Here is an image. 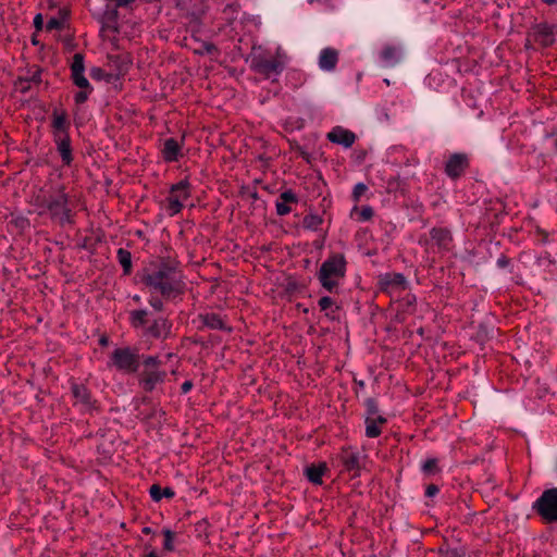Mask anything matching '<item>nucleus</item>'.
<instances>
[{"mask_svg":"<svg viewBox=\"0 0 557 557\" xmlns=\"http://www.w3.org/2000/svg\"><path fill=\"white\" fill-rule=\"evenodd\" d=\"M198 320L201 322L199 329L207 327L210 330L226 331L228 333L233 331L232 326L227 325L225 319L215 312L199 313Z\"/></svg>","mask_w":557,"mask_h":557,"instance_id":"obj_19","label":"nucleus"},{"mask_svg":"<svg viewBox=\"0 0 557 557\" xmlns=\"http://www.w3.org/2000/svg\"><path fill=\"white\" fill-rule=\"evenodd\" d=\"M338 62V52L334 48H324L320 52L319 66L324 71L335 70Z\"/></svg>","mask_w":557,"mask_h":557,"instance_id":"obj_24","label":"nucleus"},{"mask_svg":"<svg viewBox=\"0 0 557 557\" xmlns=\"http://www.w3.org/2000/svg\"><path fill=\"white\" fill-rule=\"evenodd\" d=\"M351 214H357V221L359 222H366L373 218L374 210L370 206H363L360 209H358L357 206L354 207Z\"/></svg>","mask_w":557,"mask_h":557,"instance_id":"obj_32","label":"nucleus"},{"mask_svg":"<svg viewBox=\"0 0 557 557\" xmlns=\"http://www.w3.org/2000/svg\"><path fill=\"white\" fill-rule=\"evenodd\" d=\"M164 535V542H163V549L166 552H173L174 550V539L175 533L171 531L170 529H164L162 531Z\"/></svg>","mask_w":557,"mask_h":557,"instance_id":"obj_37","label":"nucleus"},{"mask_svg":"<svg viewBox=\"0 0 557 557\" xmlns=\"http://www.w3.org/2000/svg\"><path fill=\"white\" fill-rule=\"evenodd\" d=\"M387 423L384 416L364 417V435L369 438H376L383 432V426Z\"/></svg>","mask_w":557,"mask_h":557,"instance_id":"obj_22","label":"nucleus"},{"mask_svg":"<svg viewBox=\"0 0 557 557\" xmlns=\"http://www.w3.org/2000/svg\"><path fill=\"white\" fill-rule=\"evenodd\" d=\"M406 183L399 175H391L385 181V189L388 194L404 193Z\"/></svg>","mask_w":557,"mask_h":557,"instance_id":"obj_28","label":"nucleus"},{"mask_svg":"<svg viewBox=\"0 0 557 557\" xmlns=\"http://www.w3.org/2000/svg\"><path fill=\"white\" fill-rule=\"evenodd\" d=\"M547 5L557 4V0H542Z\"/></svg>","mask_w":557,"mask_h":557,"instance_id":"obj_54","label":"nucleus"},{"mask_svg":"<svg viewBox=\"0 0 557 557\" xmlns=\"http://www.w3.org/2000/svg\"><path fill=\"white\" fill-rule=\"evenodd\" d=\"M116 259L123 269L124 275H129L133 270L132 253L127 249L119 248Z\"/></svg>","mask_w":557,"mask_h":557,"instance_id":"obj_27","label":"nucleus"},{"mask_svg":"<svg viewBox=\"0 0 557 557\" xmlns=\"http://www.w3.org/2000/svg\"><path fill=\"white\" fill-rule=\"evenodd\" d=\"M326 138L332 144L341 145L345 148H350L355 144L357 136L354 132L347 128L335 126L326 134Z\"/></svg>","mask_w":557,"mask_h":557,"instance_id":"obj_18","label":"nucleus"},{"mask_svg":"<svg viewBox=\"0 0 557 557\" xmlns=\"http://www.w3.org/2000/svg\"><path fill=\"white\" fill-rule=\"evenodd\" d=\"M141 283L165 301L181 299L186 288L181 263L171 257L160 258L154 268L143 274Z\"/></svg>","mask_w":557,"mask_h":557,"instance_id":"obj_1","label":"nucleus"},{"mask_svg":"<svg viewBox=\"0 0 557 557\" xmlns=\"http://www.w3.org/2000/svg\"><path fill=\"white\" fill-rule=\"evenodd\" d=\"M318 306L321 311L325 312V317L330 320H335L337 318L335 313L339 310V307L335 306L334 300L330 296L321 297L318 301Z\"/></svg>","mask_w":557,"mask_h":557,"instance_id":"obj_26","label":"nucleus"},{"mask_svg":"<svg viewBox=\"0 0 557 557\" xmlns=\"http://www.w3.org/2000/svg\"><path fill=\"white\" fill-rule=\"evenodd\" d=\"M364 407H366V417H376L381 416L379 410L377 401L370 397L364 400Z\"/></svg>","mask_w":557,"mask_h":557,"instance_id":"obj_35","label":"nucleus"},{"mask_svg":"<svg viewBox=\"0 0 557 557\" xmlns=\"http://www.w3.org/2000/svg\"><path fill=\"white\" fill-rule=\"evenodd\" d=\"M543 261L548 262V263H552V262H553V261H552V259H550V255H549L548 252H545V255H544V256H540V257L537 258V262H539L540 264H541Z\"/></svg>","mask_w":557,"mask_h":557,"instance_id":"obj_50","label":"nucleus"},{"mask_svg":"<svg viewBox=\"0 0 557 557\" xmlns=\"http://www.w3.org/2000/svg\"><path fill=\"white\" fill-rule=\"evenodd\" d=\"M15 85L21 92H27L30 89V85L27 82L22 83L21 77L17 78Z\"/></svg>","mask_w":557,"mask_h":557,"instance_id":"obj_46","label":"nucleus"},{"mask_svg":"<svg viewBox=\"0 0 557 557\" xmlns=\"http://www.w3.org/2000/svg\"><path fill=\"white\" fill-rule=\"evenodd\" d=\"M298 202V196L292 189L284 190L275 201L276 214L280 216L289 214L293 211L292 205H297Z\"/></svg>","mask_w":557,"mask_h":557,"instance_id":"obj_20","label":"nucleus"},{"mask_svg":"<svg viewBox=\"0 0 557 557\" xmlns=\"http://www.w3.org/2000/svg\"><path fill=\"white\" fill-rule=\"evenodd\" d=\"M421 470L425 475H433L441 472L437 458H428L421 466Z\"/></svg>","mask_w":557,"mask_h":557,"instance_id":"obj_33","label":"nucleus"},{"mask_svg":"<svg viewBox=\"0 0 557 557\" xmlns=\"http://www.w3.org/2000/svg\"><path fill=\"white\" fill-rule=\"evenodd\" d=\"M183 143H178L175 138H166L161 150L162 159L168 162H176L182 157Z\"/></svg>","mask_w":557,"mask_h":557,"instance_id":"obj_21","label":"nucleus"},{"mask_svg":"<svg viewBox=\"0 0 557 557\" xmlns=\"http://www.w3.org/2000/svg\"><path fill=\"white\" fill-rule=\"evenodd\" d=\"M71 393L75 398L74 405L79 404L84 410L94 411L98 410V401L92 397L90 389L85 385L71 380Z\"/></svg>","mask_w":557,"mask_h":557,"instance_id":"obj_14","label":"nucleus"},{"mask_svg":"<svg viewBox=\"0 0 557 557\" xmlns=\"http://www.w3.org/2000/svg\"><path fill=\"white\" fill-rule=\"evenodd\" d=\"M338 460L344 471L352 473V478L360 475V455L352 447H343L338 454Z\"/></svg>","mask_w":557,"mask_h":557,"instance_id":"obj_16","label":"nucleus"},{"mask_svg":"<svg viewBox=\"0 0 557 557\" xmlns=\"http://www.w3.org/2000/svg\"><path fill=\"white\" fill-rule=\"evenodd\" d=\"M134 0H116L117 7H126L132 3Z\"/></svg>","mask_w":557,"mask_h":557,"instance_id":"obj_51","label":"nucleus"},{"mask_svg":"<svg viewBox=\"0 0 557 557\" xmlns=\"http://www.w3.org/2000/svg\"><path fill=\"white\" fill-rule=\"evenodd\" d=\"M140 358L141 356L137 348L117 347L110 356L109 366L120 372L132 374L139 370Z\"/></svg>","mask_w":557,"mask_h":557,"instance_id":"obj_8","label":"nucleus"},{"mask_svg":"<svg viewBox=\"0 0 557 557\" xmlns=\"http://www.w3.org/2000/svg\"><path fill=\"white\" fill-rule=\"evenodd\" d=\"M532 508L545 523L557 522V487L545 490Z\"/></svg>","mask_w":557,"mask_h":557,"instance_id":"obj_9","label":"nucleus"},{"mask_svg":"<svg viewBox=\"0 0 557 557\" xmlns=\"http://www.w3.org/2000/svg\"><path fill=\"white\" fill-rule=\"evenodd\" d=\"M21 82H27V84L38 85L41 83V69L35 66L34 70H29L27 75L21 76Z\"/></svg>","mask_w":557,"mask_h":557,"instance_id":"obj_34","label":"nucleus"},{"mask_svg":"<svg viewBox=\"0 0 557 557\" xmlns=\"http://www.w3.org/2000/svg\"><path fill=\"white\" fill-rule=\"evenodd\" d=\"M149 311L137 309L129 312V324L135 330H143V335L152 339H166L171 335L172 322L163 317L154 319L148 324Z\"/></svg>","mask_w":557,"mask_h":557,"instance_id":"obj_4","label":"nucleus"},{"mask_svg":"<svg viewBox=\"0 0 557 557\" xmlns=\"http://www.w3.org/2000/svg\"><path fill=\"white\" fill-rule=\"evenodd\" d=\"M135 235H136L137 237L141 238V237H144V232H143V231H140V230H138V231H136Z\"/></svg>","mask_w":557,"mask_h":557,"instance_id":"obj_59","label":"nucleus"},{"mask_svg":"<svg viewBox=\"0 0 557 557\" xmlns=\"http://www.w3.org/2000/svg\"><path fill=\"white\" fill-rule=\"evenodd\" d=\"M71 79L81 90L74 95V102L77 106L85 103L94 88L85 76V62L82 53H75L70 66Z\"/></svg>","mask_w":557,"mask_h":557,"instance_id":"obj_7","label":"nucleus"},{"mask_svg":"<svg viewBox=\"0 0 557 557\" xmlns=\"http://www.w3.org/2000/svg\"><path fill=\"white\" fill-rule=\"evenodd\" d=\"M30 203L39 209V215L47 213L61 226L75 223L78 199L70 195L63 184L39 188L34 191Z\"/></svg>","mask_w":557,"mask_h":557,"instance_id":"obj_2","label":"nucleus"},{"mask_svg":"<svg viewBox=\"0 0 557 557\" xmlns=\"http://www.w3.org/2000/svg\"><path fill=\"white\" fill-rule=\"evenodd\" d=\"M440 492V488L435 484H429L425 488L426 497H434Z\"/></svg>","mask_w":557,"mask_h":557,"instance_id":"obj_44","label":"nucleus"},{"mask_svg":"<svg viewBox=\"0 0 557 557\" xmlns=\"http://www.w3.org/2000/svg\"><path fill=\"white\" fill-rule=\"evenodd\" d=\"M257 197H258V196H257V193H255V194L252 195V198H253V199H257Z\"/></svg>","mask_w":557,"mask_h":557,"instance_id":"obj_63","label":"nucleus"},{"mask_svg":"<svg viewBox=\"0 0 557 557\" xmlns=\"http://www.w3.org/2000/svg\"><path fill=\"white\" fill-rule=\"evenodd\" d=\"M368 191V186L364 183H357L354 186L351 198L357 203L360 201L361 197Z\"/></svg>","mask_w":557,"mask_h":557,"instance_id":"obj_39","label":"nucleus"},{"mask_svg":"<svg viewBox=\"0 0 557 557\" xmlns=\"http://www.w3.org/2000/svg\"><path fill=\"white\" fill-rule=\"evenodd\" d=\"M250 69L263 78L269 79L283 72L284 62L277 57L267 58L264 55H257L252 58Z\"/></svg>","mask_w":557,"mask_h":557,"instance_id":"obj_12","label":"nucleus"},{"mask_svg":"<svg viewBox=\"0 0 557 557\" xmlns=\"http://www.w3.org/2000/svg\"><path fill=\"white\" fill-rule=\"evenodd\" d=\"M239 9L240 5L237 2H232L224 8L223 13L226 15L228 24H232L233 21L236 20Z\"/></svg>","mask_w":557,"mask_h":557,"instance_id":"obj_36","label":"nucleus"},{"mask_svg":"<svg viewBox=\"0 0 557 557\" xmlns=\"http://www.w3.org/2000/svg\"><path fill=\"white\" fill-rule=\"evenodd\" d=\"M164 299L157 295L151 294L150 298L148 299V304L151 306V308L158 312H161L164 310Z\"/></svg>","mask_w":557,"mask_h":557,"instance_id":"obj_38","label":"nucleus"},{"mask_svg":"<svg viewBox=\"0 0 557 557\" xmlns=\"http://www.w3.org/2000/svg\"><path fill=\"white\" fill-rule=\"evenodd\" d=\"M329 468L326 462L311 463L306 467L305 475L307 480L314 485H322L323 475L327 472Z\"/></svg>","mask_w":557,"mask_h":557,"instance_id":"obj_23","label":"nucleus"},{"mask_svg":"<svg viewBox=\"0 0 557 557\" xmlns=\"http://www.w3.org/2000/svg\"><path fill=\"white\" fill-rule=\"evenodd\" d=\"M301 156H302L304 159L308 160V153L301 152Z\"/></svg>","mask_w":557,"mask_h":557,"instance_id":"obj_61","label":"nucleus"},{"mask_svg":"<svg viewBox=\"0 0 557 557\" xmlns=\"http://www.w3.org/2000/svg\"><path fill=\"white\" fill-rule=\"evenodd\" d=\"M537 232L543 236V240L545 242L547 239L548 234L543 230H539Z\"/></svg>","mask_w":557,"mask_h":557,"instance_id":"obj_55","label":"nucleus"},{"mask_svg":"<svg viewBox=\"0 0 557 557\" xmlns=\"http://www.w3.org/2000/svg\"><path fill=\"white\" fill-rule=\"evenodd\" d=\"M59 17H51L46 24L47 30H61L64 28L65 21L69 16L65 10H60Z\"/></svg>","mask_w":557,"mask_h":557,"instance_id":"obj_30","label":"nucleus"},{"mask_svg":"<svg viewBox=\"0 0 557 557\" xmlns=\"http://www.w3.org/2000/svg\"><path fill=\"white\" fill-rule=\"evenodd\" d=\"M89 75L92 79L101 81L104 77L106 72L101 67L95 66L90 69Z\"/></svg>","mask_w":557,"mask_h":557,"instance_id":"obj_43","label":"nucleus"},{"mask_svg":"<svg viewBox=\"0 0 557 557\" xmlns=\"http://www.w3.org/2000/svg\"><path fill=\"white\" fill-rule=\"evenodd\" d=\"M141 532L146 535H149V534H152L153 533V530L150 528V527H144L141 529Z\"/></svg>","mask_w":557,"mask_h":557,"instance_id":"obj_52","label":"nucleus"},{"mask_svg":"<svg viewBox=\"0 0 557 557\" xmlns=\"http://www.w3.org/2000/svg\"><path fill=\"white\" fill-rule=\"evenodd\" d=\"M208 524H209V523H208V521H207V520H202V521L198 522V524H197V525H198V528H202V527H207Z\"/></svg>","mask_w":557,"mask_h":557,"instance_id":"obj_56","label":"nucleus"},{"mask_svg":"<svg viewBox=\"0 0 557 557\" xmlns=\"http://www.w3.org/2000/svg\"><path fill=\"white\" fill-rule=\"evenodd\" d=\"M191 196L190 183L188 178H184L170 187L169 196L166 197V212L170 216L178 214L183 208L184 202Z\"/></svg>","mask_w":557,"mask_h":557,"instance_id":"obj_10","label":"nucleus"},{"mask_svg":"<svg viewBox=\"0 0 557 557\" xmlns=\"http://www.w3.org/2000/svg\"><path fill=\"white\" fill-rule=\"evenodd\" d=\"M416 304L417 298L413 294H407L401 300V305L404 306L405 310L410 313L414 312Z\"/></svg>","mask_w":557,"mask_h":557,"instance_id":"obj_40","label":"nucleus"},{"mask_svg":"<svg viewBox=\"0 0 557 557\" xmlns=\"http://www.w3.org/2000/svg\"><path fill=\"white\" fill-rule=\"evenodd\" d=\"M355 383H356L360 388H363V387H364V382H363V381H357V380H355Z\"/></svg>","mask_w":557,"mask_h":557,"instance_id":"obj_58","label":"nucleus"},{"mask_svg":"<svg viewBox=\"0 0 557 557\" xmlns=\"http://www.w3.org/2000/svg\"><path fill=\"white\" fill-rule=\"evenodd\" d=\"M509 264H510V259L508 257L504 256V255L500 256L497 259V267L498 268L504 269V268L508 267Z\"/></svg>","mask_w":557,"mask_h":557,"instance_id":"obj_47","label":"nucleus"},{"mask_svg":"<svg viewBox=\"0 0 557 557\" xmlns=\"http://www.w3.org/2000/svg\"><path fill=\"white\" fill-rule=\"evenodd\" d=\"M454 237L448 227L434 226L430 230L429 236H419L418 244L426 252H448L453 248Z\"/></svg>","mask_w":557,"mask_h":557,"instance_id":"obj_6","label":"nucleus"},{"mask_svg":"<svg viewBox=\"0 0 557 557\" xmlns=\"http://www.w3.org/2000/svg\"><path fill=\"white\" fill-rule=\"evenodd\" d=\"M149 495L153 502H160L162 498L172 499L175 492L172 487H161L159 484H152L149 488Z\"/></svg>","mask_w":557,"mask_h":557,"instance_id":"obj_25","label":"nucleus"},{"mask_svg":"<svg viewBox=\"0 0 557 557\" xmlns=\"http://www.w3.org/2000/svg\"><path fill=\"white\" fill-rule=\"evenodd\" d=\"M34 27L38 32H40L44 27V17L40 13L36 14L34 17Z\"/></svg>","mask_w":557,"mask_h":557,"instance_id":"obj_45","label":"nucleus"},{"mask_svg":"<svg viewBox=\"0 0 557 557\" xmlns=\"http://www.w3.org/2000/svg\"><path fill=\"white\" fill-rule=\"evenodd\" d=\"M166 371L161 369H144L138 376L139 386L147 393H151L158 384L166 379Z\"/></svg>","mask_w":557,"mask_h":557,"instance_id":"obj_17","label":"nucleus"},{"mask_svg":"<svg viewBox=\"0 0 557 557\" xmlns=\"http://www.w3.org/2000/svg\"><path fill=\"white\" fill-rule=\"evenodd\" d=\"M531 41L540 48L552 47L556 41V25L548 24L547 22L533 25L528 34L527 48Z\"/></svg>","mask_w":557,"mask_h":557,"instance_id":"obj_11","label":"nucleus"},{"mask_svg":"<svg viewBox=\"0 0 557 557\" xmlns=\"http://www.w3.org/2000/svg\"><path fill=\"white\" fill-rule=\"evenodd\" d=\"M470 168V158L466 152L451 153L444 164V173L451 180L457 181L465 175Z\"/></svg>","mask_w":557,"mask_h":557,"instance_id":"obj_13","label":"nucleus"},{"mask_svg":"<svg viewBox=\"0 0 557 557\" xmlns=\"http://www.w3.org/2000/svg\"><path fill=\"white\" fill-rule=\"evenodd\" d=\"M145 557H159V556L154 550H151Z\"/></svg>","mask_w":557,"mask_h":557,"instance_id":"obj_57","label":"nucleus"},{"mask_svg":"<svg viewBox=\"0 0 557 557\" xmlns=\"http://www.w3.org/2000/svg\"><path fill=\"white\" fill-rule=\"evenodd\" d=\"M99 344H100L101 346H106V345H108V337L102 336V337L99 339Z\"/></svg>","mask_w":557,"mask_h":557,"instance_id":"obj_53","label":"nucleus"},{"mask_svg":"<svg viewBox=\"0 0 557 557\" xmlns=\"http://www.w3.org/2000/svg\"><path fill=\"white\" fill-rule=\"evenodd\" d=\"M407 280L401 273H384L381 274L377 278L379 289L384 294H393L394 292L400 289L405 290L407 288Z\"/></svg>","mask_w":557,"mask_h":557,"instance_id":"obj_15","label":"nucleus"},{"mask_svg":"<svg viewBox=\"0 0 557 557\" xmlns=\"http://www.w3.org/2000/svg\"><path fill=\"white\" fill-rule=\"evenodd\" d=\"M32 42H33V45H38V41L35 37L32 38Z\"/></svg>","mask_w":557,"mask_h":557,"instance_id":"obj_60","label":"nucleus"},{"mask_svg":"<svg viewBox=\"0 0 557 557\" xmlns=\"http://www.w3.org/2000/svg\"><path fill=\"white\" fill-rule=\"evenodd\" d=\"M11 224H14L15 227L24 231L25 228L29 227V220L24 216H16L11 220Z\"/></svg>","mask_w":557,"mask_h":557,"instance_id":"obj_42","label":"nucleus"},{"mask_svg":"<svg viewBox=\"0 0 557 557\" xmlns=\"http://www.w3.org/2000/svg\"><path fill=\"white\" fill-rule=\"evenodd\" d=\"M143 364L144 369H160L161 360L157 356H145Z\"/></svg>","mask_w":557,"mask_h":557,"instance_id":"obj_41","label":"nucleus"},{"mask_svg":"<svg viewBox=\"0 0 557 557\" xmlns=\"http://www.w3.org/2000/svg\"><path fill=\"white\" fill-rule=\"evenodd\" d=\"M347 271V260L343 253L330 255L317 272V278L321 286L333 293L337 290L339 282L344 280Z\"/></svg>","mask_w":557,"mask_h":557,"instance_id":"obj_5","label":"nucleus"},{"mask_svg":"<svg viewBox=\"0 0 557 557\" xmlns=\"http://www.w3.org/2000/svg\"><path fill=\"white\" fill-rule=\"evenodd\" d=\"M194 387V383L190 380L185 381L181 386L182 394H187Z\"/></svg>","mask_w":557,"mask_h":557,"instance_id":"obj_48","label":"nucleus"},{"mask_svg":"<svg viewBox=\"0 0 557 557\" xmlns=\"http://www.w3.org/2000/svg\"><path fill=\"white\" fill-rule=\"evenodd\" d=\"M323 224V218L317 213H309L302 219V226L309 231H318Z\"/></svg>","mask_w":557,"mask_h":557,"instance_id":"obj_29","label":"nucleus"},{"mask_svg":"<svg viewBox=\"0 0 557 557\" xmlns=\"http://www.w3.org/2000/svg\"><path fill=\"white\" fill-rule=\"evenodd\" d=\"M547 138H552L554 151L557 153V129L548 134Z\"/></svg>","mask_w":557,"mask_h":557,"instance_id":"obj_49","label":"nucleus"},{"mask_svg":"<svg viewBox=\"0 0 557 557\" xmlns=\"http://www.w3.org/2000/svg\"><path fill=\"white\" fill-rule=\"evenodd\" d=\"M380 55L386 65H394L398 61L397 49L391 46L384 47Z\"/></svg>","mask_w":557,"mask_h":557,"instance_id":"obj_31","label":"nucleus"},{"mask_svg":"<svg viewBox=\"0 0 557 557\" xmlns=\"http://www.w3.org/2000/svg\"><path fill=\"white\" fill-rule=\"evenodd\" d=\"M50 127L53 143L62 163L64 166H70L74 160L70 136L71 121L64 109H53Z\"/></svg>","mask_w":557,"mask_h":557,"instance_id":"obj_3","label":"nucleus"},{"mask_svg":"<svg viewBox=\"0 0 557 557\" xmlns=\"http://www.w3.org/2000/svg\"><path fill=\"white\" fill-rule=\"evenodd\" d=\"M133 299H134L135 301H139V300H140V297H139L138 295H136V296H134V297H133Z\"/></svg>","mask_w":557,"mask_h":557,"instance_id":"obj_62","label":"nucleus"}]
</instances>
